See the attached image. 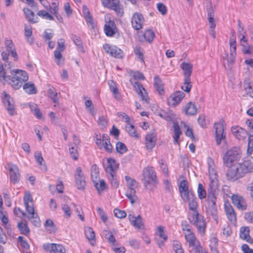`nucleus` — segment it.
I'll return each mask as SVG.
<instances>
[{
  "label": "nucleus",
  "mask_w": 253,
  "mask_h": 253,
  "mask_svg": "<svg viewBox=\"0 0 253 253\" xmlns=\"http://www.w3.org/2000/svg\"><path fill=\"white\" fill-rule=\"evenodd\" d=\"M178 190L182 200L185 203H188L189 210L192 211L188 215L189 222L197 227L199 233L204 234L207 227V223L204 217L198 211V204L196 196L192 190L189 189L188 183L186 180H182L180 182Z\"/></svg>",
  "instance_id": "f257e3e1"
},
{
  "label": "nucleus",
  "mask_w": 253,
  "mask_h": 253,
  "mask_svg": "<svg viewBox=\"0 0 253 253\" xmlns=\"http://www.w3.org/2000/svg\"><path fill=\"white\" fill-rule=\"evenodd\" d=\"M252 172H253V160L247 158L242 163L229 168L226 176L228 180L234 181Z\"/></svg>",
  "instance_id": "f03ea898"
},
{
  "label": "nucleus",
  "mask_w": 253,
  "mask_h": 253,
  "mask_svg": "<svg viewBox=\"0 0 253 253\" xmlns=\"http://www.w3.org/2000/svg\"><path fill=\"white\" fill-rule=\"evenodd\" d=\"M29 79L27 72L20 69H13L10 71V74L6 75L0 82L3 84L6 83L13 88L19 89Z\"/></svg>",
  "instance_id": "7ed1b4c3"
},
{
  "label": "nucleus",
  "mask_w": 253,
  "mask_h": 253,
  "mask_svg": "<svg viewBox=\"0 0 253 253\" xmlns=\"http://www.w3.org/2000/svg\"><path fill=\"white\" fill-rule=\"evenodd\" d=\"M107 177L111 186L115 189H117L119 185V182L116 177V170L119 168V165L116 160L112 158L107 160V166L104 167Z\"/></svg>",
  "instance_id": "20e7f679"
},
{
  "label": "nucleus",
  "mask_w": 253,
  "mask_h": 253,
  "mask_svg": "<svg viewBox=\"0 0 253 253\" xmlns=\"http://www.w3.org/2000/svg\"><path fill=\"white\" fill-rule=\"evenodd\" d=\"M241 158V154L239 150L236 147L228 150L223 157L224 164L229 168L234 166L233 163Z\"/></svg>",
  "instance_id": "39448f33"
},
{
  "label": "nucleus",
  "mask_w": 253,
  "mask_h": 253,
  "mask_svg": "<svg viewBox=\"0 0 253 253\" xmlns=\"http://www.w3.org/2000/svg\"><path fill=\"white\" fill-rule=\"evenodd\" d=\"M143 184L146 188H148L151 184H158L156 173L153 167L145 168L143 170Z\"/></svg>",
  "instance_id": "423d86ee"
},
{
  "label": "nucleus",
  "mask_w": 253,
  "mask_h": 253,
  "mask_svg": "<svg viewBox=\"0 0 253 253\" xmlns=\"http://www.w3.org/2000/svg\"><path fill=\"white\" fill-rule=\"evenodd\" d=\"M186 240L188 243V246L191 250L190 252L193 251L194 253H208L207 251L201 245L198 240L197 239L195 236L192 234L186 236Z\"/></svg>",
  "instance_id": "0eeeda50"
},
{
  "label": "nucleus",
  "mask_w": 253,
  "mask_h": 253,
  "mask_svg": "<svg viewBox=\"0 0 253 253\" xmlns=\"http://www.w3.org/2000/svg\"><path fill=\"white\" fill-rule=\"evenodd\" d=\"M207 11L208 13V19L210 24V29L209 30V33L210 35L213 38H215V32L214 29L215 28L216 25L214 22V10L211 5V2L210 0H207Z\"/></svg>",
  "instance_id": "6e6552de"
},
{
  "label": "nucleus",
  "mask_w": 253,
  "mask_h": 253,
  "mask_svg": "<svg viewBox=\"0 0 253 253\" xmlns=\"http://www.w3.org/2000/svg\"><path fill=\"white\" fill-rule=\"evenodd\" d=\"M223 123L224 121L221 120L214 124L215 138L217 145H219L222 141H225L226 140V134L224 132Z\"/></svg>",
  "instance_id": "1a4fd4ad"
},
{
  "label": "nucleus",
  "mask_w": 253,
  "mask_h": 253,
  "mask_svg": "<svg viewBox=\"0 0 253 253\" xmlns=\"http://www.w3.org/2000/svg\"><path fill=\"white\" fill-rule=\"evenodd\" d=\"M217 197L207 196L206 211L214 220H217Z\"/></svg>",
  "instance_id": "9d476101"
},
{
  "label": "nucleus",
  "mask_w": 253,
  "mask_h": 253,
  "mask_svg": "<svg viewBox=\"0 0 253 253\" xmlns=\"http://www.w3.org/2000/svg\"><path fill=\"white\" fill-rule=\"evenodd\" d=\"M103 47L106 53L115 58L122 59L125 56L123 51L115 45L106 43Z\"/></svg>",
  "instance_id": "9b49d317"
},
{
  "label": "nucleus",
  "mask_w": 253,
  "mask_h": 253,
  "mask_svg": "<svg viewBox=\"0 0 253 253\" xmlns=\"http://www.w3.org/2000/svg\"><path fill=\"white\" fill-rule=\"evenodd\" d=\"M104 6L114 10L120 16L124 13L123 9L120 5L119 0H101Z\"/></svg>",
  "instance_id": "f8f14e48"
},
{
  "label": "nucleus",
  "mask_w": 253,
  "mask_h": 253,
  "mask_svg": "<svg viewBox=\"0 0 253 253\" xmlns=\"http://www.w3.org/2000/svg\"><path fill=\"white\" fill-rule=\"evenodd\" d=\"M43 249L47 252L54 253H65L66 249L60 244L46 243L42 245Z\"/></svg>",
  "instance_id": "ddd939ff"
},
{
  "label": "nucleus",
  "mask_w": 253,
  "mask_h": 253,
  "mask_svg": "<svg viewBox=\"0 0 253 253\" xmlns=\"http://www.w3.org/2000/svg\"><path fill=\"white\" fill-rule=\"evenodd\" d=\"M3 97L2 98L6 110L10 116H13L15 114V106L13 99L5 91L2 93Z\"/></svg>",
  "instance_id": "4468645a"
},
{
  "label": "nucleus",
  "mask_w": 253,
  "mask_h": 253,
  "mask_svg": "<svg viewBox=\"0 0 253 253\" xmlns=\"http://www.w3.org/2000/svg\"><path fill=\"white\" fill-rule=\"evenodd\" d=\"M65 40L63 39H60L57 42V46L56 49L54 51V56L56 60H57L56 64L60 65L63 63V61L61 63V60L62 58L61 52L65 49Z\"/></svg>",
  "instance_id": "2eb2a0df"
},
{
  "label": "nucleus",
  "mask_w": 253,
  "mask_h": 253,
  "mask_svg": "<svg viewBox=\"0 0 253 253\" xmlns=\"http://www.w3.org/2000/svg\"><path fill=\"white\" fill-rule=\"evenodd\" d=\"M10 181L13 184L18 183L20 180V173L18 167L14 165H11L9 168Z\"/></svg>",
  "instance_id": "dca6fc26"
},
{
  "label": "nucleus",
  "mask_w": 253,
  "mask_h": 253,
  "mask_svg": "<svg viewBox=\"0 0 253 253\" xmlns=\"http://www.w3.org/2000/svg\"><path fill=\"white\" fill-rule=\"evenodd\" d=\"M144 19L142 14L138 12L133 14L131 18V24L132 27L136 30L142 28Z\"/></svg>",
  "instance_id": "f3484780"
},
{
  "label": "nucleus",
  "mask_w": 253,
  "mask_h": 253,
  "mask_svg": "<svg viewBox=\"0 0 253 253\" xmlns=\"http://www.w3.org/2000/svg\"><path fill=\"white\" fill-rule=\"evenodd\" d=\"M218 180L210 179L207 188V196L217 197L218 191Z\"/></svg>",
  "instance_id": "a211bd4d"
},
{
  "label": "nucleus",
  "mask_w": 253,
  "mask_h": 253,
  "mask_svg": "<svg viewBox=\"0 0 253 253\" xmlns=\"http://www.w3.org/2000/svg\"><path fill=\"white\" fill-rule=\"evenodd\" d=\"M76 172L75 177L78 188L80 189H84L85 186V181L81 168L78 167L76 169Z\"/></svg>",
  "instance_id": "6ab92c4d"
},
{
  "label": "nucleus",
  "mask_w": 253,
  "mask_h": 253,
  "mask_svg": "<svg viewBox=\"0 0 253 253\" xmlns=\"http://www.w3.org/2000/svg\"><path fill=\"white\" fill-rule=\"evenodd\" d=\"M133 86L136 92L141 97L142 100L148 103L149 98L142 84L138 82H135L133 84Z\"/></svg>",
  "instance_id": "aec40b11"
},
{
  "label": "nucleus",
  "mask_w": 253,
  "mask_h": 253,
  "mask_svg": "<svg viewBox=\"0 0 253 253\" xmlns=\"http://www.w3.org/2000/svg\"><path fill=\"white\" fill-rule=\"evenodd\" d=\"M156 134L154 132L146 134L145 140L146 148L147 150L151 151L155 147L156 143Z\"/></svg>",
  "instance_id": "412c9836"
},
{
  "label": "nucleus",
  "mask_w": 253,
  "mask_h": 253,
  "mask_svg": "<svg viewBox=\"0 0 253 253\" xmlns=\"http://www.w3.org/2000/svg\"><path fill=\"white\" fill-rule=\"evenodd\" d=\"M231 131L235 137L239 140H244L249 135L245 129L239 126L232 127Z\"/></svg>",
  "instance_id": "4be33fe9"
},
{
  "label": "nucleus",
  "mask_w": 253,
  "mask_h": 253,
  "mask_svg": "<svg viewBox=\"0 0 253 253\" xmlns=\"http://www.w3.org/2000/svg\"><path fill=\"white\" fill-rule=\"evenodd\" d=\"M104 30L107 36L112 37L117 32V29L115 22L113 21L109 20L104 25Z\"/></svg>",
  "instance_id": "5701e85b"
},
{
  "label": "nucleus",
  "mask_w": 253,
  "mask_h": 253,
  "mask_svg": "<svg viewBox=\"0 0 253 253\" xmlns=\"http://www.w3.org/2000/svg\"><path fill=\"white\" fill-rule=\"evenodd\" d=\"M232 203L239 209L245 210L247 206L245 204L244 199L238 195H233L231 198Z\"/></svg>",
  "instance_id": "b1692460"
},
{
  "label": "nucleus",
  "mask_w": 253,
  "mask_h": 253,
  "mask_svg": "<svg viewBox=\"0 0 253 253\" xmlns=\"http://www.w3.org/2000/svg\"><path fill=\"white\" fill-rule=\"evenodd\" d=\"M180 67L183 71L184 79H186V81H189L192 72V64L183 62L181 64Z\"/></svg>",
  "instance_id": "393cba45"
},
{
  "label": "nucleus",
  "mask_w": 253,
  "mask_h": 253,
  "mask_svg": "<svg viewBox=\"0 0 253 253\" xmlns=\"http://www.w3.org/2000/svg\"><path fill=\"white\" fill-rule=\"evenodd\" d=\"M185 94L181 91H177L172 93L169 98L171 99V105L175 106L178 105L184 97Z\"/></svg>",
  "instance_id": "a878e982"
},
{
  "label": "nucleus",
  "mask_w": 253,
  "mask_h": 253,
  "mask_svg": "<svg viewBox=\"0 0 253 253\" xmlns=\"http://www.w3.org/2000/svg\"><path fill=\"white\" fill-rule=\"evenodd\" d=\"M225 211L228 220L231 222H236V215L233 207L230 204L224 205Z\"/></svg>",
  "instance_id": "bb28decb"
},
{
  "label": "nucleus",
  "mask_w": 253,
  "mask_h": 253,
  "mask_svg": "<svg viewBox=\"0 0 253 253\" xmlns=\"http://www.w3.org/2000/svg\"><path fill=\"white\" fill-rule=\"evenodd\" d=\"M23 12L28 21L30 23H36L39 21V18L36 16L33 11L28 8H24Z\"/></svg>",
  "instance_id": "cd10ccee"
},
{
  "label": "nucleus",
  "mask_w": 253,
  "mask_h": 253,
  "mask_svg": "<svg viewBox=\"0 0 253 253\" xmlns=\"http://www.w3.org/2000/svg\"><path fill=\"white\" fill-rule=\"evenodd\" d=\"M158 115L168 122L172 121L175 118V114L171 111H161Z\"/></svg>",
  "instance_id": "c85d7f7f"
},
{
  "label": "nucleus",
  "mask_w": 253,
  "mask_h": 253,
  "mask_svg": "<svg viewBox=\"0 0 253 253\" xmlns=\"http://www.w3.org/2000/svg\"><path fill=\"white\" fill-rule=\"evenodd\" d=\"M108 153H111L113 150V146L110 143V138L106 134L102 135V146Z\"/></svg>",
  "instance_id": "c756f323"
},
{
  "label": "nucleus",
  "mask_w": 253,
  "mask_h": 253,
  "mask_svg": "<svg viewBox=\"0 0 253 253\" xmlns=\"http://www.w3.org/2000/svg\"><path fill=\"white\" fill-rule=\"evenodd\" d=\"M154 85L157 91L160 94H163L164 93V86L160 78L156 75L154 78Z\"/></svg>",
  "instance_id": "7c9ffc66"
},
{
  "label": "nucleus",
  "mask_w": 253,
  "mask_h": 253,
  "mask_svg": "<svg viewBox=\"0 0 253 253\" xmlns=\"http://www.w3.org/2000/svg\"><path fill=\"white\" fill-rule=\"evenodd\" d=\"M91 177L93 183L97 184V181H98L99 179V168L97 165L93 164L91 168Z\"/></svg>",
  "instance_id": "2f4dec72"
},
{
  "label": "nucleus",
  "mask_w": 253,
  "mask_h": 253,
  "mask_svg": "<svg viewBox=\"0 0 253 253\" xmlns=\"http://www.w3.org/2000/svg\"><path fill=\"white\" fill-rule=\"evenodd\" d=\"M197 111L196 106L191 102H189L185 106V113L188 115H194L197 114Z\"/></svg>",
  "instance_id": "473e14b6"
},
{
  "label": "nucleus",
  "mask_w": 253,
  "mask_h": 253,
  "mask_svg": "<svg viewBox=\"0 0 253 253\" xmlns=\"http://www.w3.org/2000/svg\"><path fill=\"white\" fill-rule=\"evenodd\" d=\"M71 39L74 43L78 46V48L83 52H85L81 39L74 34L71 35Z\"/></svg>",
  "instance_id": "72a5a7b5"
},
{
  "label": "nucleus",
  "mask_w": 253,
  "mask_h": 253,
  "mask_svg": "<svg viewBox=\"0 0 253 253\" xmlns=\"http://www.w3.org/2000/svg\"><path fill=\"white\" fill-rule=\"evenodd\" d=\"M109 86L110 90L113 93L114 98L119 99L121 96L115 83L113 81H110L109 82Z\"/></svg>",
  "instance_id": "f704fd0d"
},
{
  "label": "nucleus",
  "mask_w": 253,
  "mask_h": 253,
  "mask_svg": "<svg viewBox=\"0 0 253 253\" xmlns=\"http://www.w3.org/2000/svg\"><path fill=\"white\" fill-rule=\"evenodd\" d=\"M209 179H218V176L216 170L214 169V166L212 161L209 163Z\"/></svg>",
  "instance_id": "c9c22d12"
},
{
  "label": "nucleus",
  "mask_w": 253,
  "mask_h": 253,
  "mask_svg": "<svg viewBox=\"0 0 253 253\" xmlns=\"http://www.w3.org/2000/svg\"><path fill=\"white\" fill-rule=\"evenodd\" d=\"M125 179L126 182V185L128 187L127 191H131V190H135V188L137 186V183L136 181L133 179L131 178L129 176H126Z\"/></svg>",
  "instance_id": "e433bc0d"
},
{
  "label": "nucleus",
  "mask_w": 253,
  "mask_h": 253,
  "mask_svg": "<svg viewBox=\"0 0 253 253\" xmlns=\"http://www.w3.org/2000/svg\"><path fill=\"white\" fill-rule=\"evenodd\" d=\"M22 86L23 89L26 93L30 94H35L36 93V89L34 84L25 83Z\"/></svg>",
  "instance_id": "4c0bfd02"
},
{
  "label": "nucleus",
  "mask_w": 253,
  "mask_h": 253,
  "mask_svg": "<svg viewBox=\"0 0 253 253\" xmlns=\"http://www.w3.org/2000/svg\"><path fill=\"white\" fill-rule=\"evenodd\" d=\"M173 128L174 135L173 136V142L174 144L178 143L179 137L182 132L178 124L175 122L173 123Z\"/></svg>",
  "instance_id": "58836bf2"
},
{
  "label": "nucleus",
  "mask_w": 253,
  "mask_h": 253,
  "mask_svg": "<svg viewBox=\"0 0 253 253\" xmlns=\"http://www.w3.org/2000/svg\"><path fill=\"white\" fill-rule=\"evenodd\" d=\"M17 227L21 234L26 236H28L29 234L30 230L27 223L19 222Z\"/></svg>",
  "instance_id": "ea45409f"
},
{
  "label": "nucleus",
  "mask_w": 253,
  "mask_h": 253,
  "mask_svg": "<svg viewBox=\"0 0 253 253\" xmlns=\"http://www.w3.org/2000/svg\"><path fill=\"white\" fill-rule=\"evenodd\" d=\"M126 130L130 136L136 139L139 138V135L133 125L130 124L127 125L126 126Z\"/></svg>",
  "instance_id": "a19ab883"
},
{
  "label": "nucleus",
  "mask_w": 253,
  "mask_h": 253,
  "mask_svg": "<svg viewBox=\"0 0 253 253\" xmlns=\"http://www.w3.org/2000/svg\"><path fill=\"white\" fill-rule=\"evenodd\" d=\"M47 92L48 96L52 100V102L55 103H58V93L56 91V89L54 87L51 86L48 89Z\"/></svg>",
  "instance_id": "79ce46f5"
},
{
  "label": "nucleus",
  "mask_w": 253,
  "mask_h": 253,
  "mask_svg": "<svg viewBox=\"0 0 253 253\" xmlns=\"http://www.w3.org/2000/svg\"><path fill=\"white\" fill-rule=\"evenodd\" d=\"M85 234L87 238V239L90 242L92 241H95V235L94 231L91 227H87L84 230ZM91 244L93 245V244L91 243Z\"/></svg>",
  "instance_id": "37998d69"
},
{
  "label": "nucleus",
  "mask_w": 253,
  "mask_h": 253,
  "mask_svg": "<svg viewBox=\"0 0 253 253\" xmlns=\"http://www.w3.org/2000/svg\"><path fill=\"white\" fill-rule=\"evenodd\" d=\"M44 226L50 233H54L56 230V226L52 220L50 219L46 220L44 223Z\"/></svg>",
  "instance_id": "c03bdc74"
},
{
  "label": "nucleus",
  "mask_w": 253,
  "mask_h": 253,
  "mask_svg": "<svg viewBox=\"0 0 253 253\" xmlns=\"http://www.w3.org/2000/svg\"><path fill=\"white\" fill-rule=\"evenodd\" d=\"M145 40L149 43L152 42L155 35L154 32L151 30H147L143 34Z\"/></svg>",
  "instance_id": "a18cd8bd"
},
{
  "label": "nucleus",
  "mask_w": 253,
  "mask_h": 253,
  "mask_svg": "<svg viewBox=\"0 0 253 253\" xmlns=\"http://www.w3.org/2000/svg\"><path fill=\"white\" fill-rule=\"evenodd\" d=\"M116 150L117 152L120 154H123L127 151V148L126 145L121 142H118L116 143Z\"/></svg>",
  "instance_id": "49530a36"
},
{
  "label": "nucleus",
  "mask_w": 253,
  "mask_h": 253,
  "mask_svg": "<svg viewBox=\"0 0 253 253\" xmlns=\"http://www.w3.org/2000/svg\"><path fill=\"white\" fill-rule=\"evenodd\" d=\"M250 229L248 227H242L240 229V236L243 240L248 241V239L250 237Z\"/></svg>",
  "instance_id": "de8ad7c7"
},
{
  "label": "nucleus",
  "mask_w": 253,
  "mask_h": 253,
  "mask_svg": "<svg viewBox=\"0 0 253 253\" xmlns=\"http://www.w3.org/2000/svg\"><path fill=\"white\" fill-rule=\"evenodd\" d=\"M133 52L137 58L139 59L142 62L144 63V56L141 48L139 46H136L134 48Z\"/></svg>",
  "instance_id": "09e8293b"
},
{
  "label": "nucleus",
  "mask_w": 253,
  "mask_h": 253,
  "mask_svg": "<svg viewBox=\"0 0 253 253\" xmlns=\"http://www.w3.org/2000/svg\"><path fill=\"white\" fill-rule=\"evenodd\" d=\"M126 196L129 200L130 203L133 204L135 203V200L137 199L136 196L135 190H131V191H127L126 194Z\"/></svg>",
  "instance_id": "8fccbe9b"
},
{
  "label": "nucleus",
  "mask_w": 253,
  "mask_h": 253,
  "mask_svg": "<svg viewBox=\"0 0 253 253\" xmlns=\"http://www.w3.org/2000/svg\"><path fill=\"white\" fill-rule=\"evenodd\" d=\"M198 122L200 126L203 128L207 127L209 124V121L206 119V116L203 114L199 115Z\"/></svg>",
  "instance_id": "3c124183"
},
{
  "label": "nucleus",
  "mask_w": 253,
  "mask_h": 253,
  "mask_svg": "<svg viewBox=\"0 0 253 253\" xmlns=\"http://www.w3.org/2000/svg\"><path fill=\"white\" fill-rule=\"evenodd\" d=\"M181 226L182 227V230L183 231H187V233H185V238L187 235L192 234L195 236L194 233L191 230L190 226L186 221H182L181 222Z\"/></svg>",
  "instance_id": "603ef678"
},
{
  "label": "nucleus",
  "mask_w": 253,
  "mask_h": 253,
  "mask_svg": "<svg viewBox=\"0 0 253 253\" xmlns=\"http://www.w3.org/2000/svg\"><path fill=\"white\" fill-rule=\"evenodd\" d=\"M198 195L200 199L202 200L206 197L207 192L204 186L201 183L199 184L198 188Z\"/></svg>",
  "instance_id": "864d4df0"
},
{
  "label": "nucleus",
  "mask_w": 253,
  "mask_h": 253,
  "mask_svg": "<svg viewBox=\"0 0 253 253\" xmlns=\"http://www.w3.org/2000/svg\"><path fill=\"white\" fill-rule=\"evenodd\" d=\"M98 181H99V184L98 182V181H97V185H95V183H93L98 192L100 193V191H102L106 189L107 187L105 181L103 179H99Z\"/></svg>",
  "instance_id": "5fc2aeb1"
},
{
  "label": "nucleus",
  "mask_w": 253,
  "mask_h": 253,
  "mask_svg": "<svg viewBox=\"0 0 253 253\" xmlns=\"http://www.w3.org/2000/svg\"><path fill=\"white\" fill-rule=\"evenodd\" d=\"M37 15L43 18L48 19L49 20H53L54 17L49 13L44 10H41L38 12Z\"/></svg>",
  "instance_id": "6e6d98bb"
},
{
  "label": "nucleus",
  "mask_w": 253,
  "mask_h": 253,
  "mask_svg": "<svg viewBox=\"0 0 253 253\" xmlns=\"http://www.w3.org/2000/svg\"><path fill=\"white\" fill-rule=\"evenodd\" d=\"M105 238L110 243L112 244L113 245H115L116 240L113 233L107 230L105 231Z\"/></svg>",
  "instance_id": "4d7b16f0"
},
{
  "label": "nucleus",
  "mask_w": 253,
  "mask_h": 253,
  "mask_svg": "<svg viewBox=\"0 0 253 253\" xmlns=\"http://www.w3.org/2000/svg\"><path fill=\"white\" fill-rule=\"evenodd\" d=\"M230 53L231 55H236V42L234 38L230 39Z\"/></svg>",
  "instance_id": "13d9d810"
},
{
  "label": "nucleus",
  "mask_w": 253,
  "mask_h": 253,
  "mask_svg": "<svg viewBox=\"0 0 253 253\" xmlns=\"http://www.w3.org/2000/svg\"><path fill=\"white\" fill-rule=\"evenodd\" d=\"M26 210L27 213L29 214V216H32V217L34 216V215H36V212L35 211V209L34 208V204H27V205H25Z\"/></svg>",
  "instance_id": "bf43d9fd"
},
{
  "label": "nucleus",
  "mask_w": 253,
  "mask_h": 253,
  "mask_svg": "<svg viewBox=\"0 0 253 253\" xmlns=\"http://www.w3.org/2000/svg\"><path fill=\"white\" fill-rule=\"evenodd\" d=\"M247 154L249 155L253 154V134H251L248 138V147L247 149Z\"/></svg>",
  "instance_id": "052dcab7"
},
{
  "label": "nucleus",
  "mask_w": 253,
  "mask_h": 253,
  "mask_svg": "<svg viewBox=\"0 0 253 253\" xmlns=\"http://www.w3.org/2000/svg\"><path fill=\"white\" fill-rule=\"evenodd\" d=\"M0 219L2 222L3 226H5V228H7V224L8 222V217L3 213V208L0 209Z\"/></svg>",
  "instance_id": "680f3d73"
},
{
  "label": "nucleus",
  "mask_w": 253,
  "mask_h": 253,
  "mask_svg": "<svg viewBox=\"0 0 253 253\" xmlns=\"http://www.w3.org/2000/svg\"><path fill=\"white\" fill-rule=\"evenodd\" d=\"M218 240L215 236L211 237L210 240L209 247L210 249L217 248Z\"/></svg>",
  "instance_id": "e2e57ef3"
},
{
  "label": "nucleus",
  "mask_w": 253,
  "mask_h": 253,
  "mask_svg": "<svg viewBox=\"0 0 253 253\" xmlns=\"http://www.w3.org/2000/svg\"><path fill=\"white\" fill-rule=\"evenodd\" d=\"M69 152L71 157L74 160H77L78 159V154L77 152V146H72L69 148Z\"/></svg>",
  "instance_id": "0e129e2a"
},
{
  "label": "nucleus",
  "mask_w": 253,
  "mask_h": 253,
  "mask_svg": "<svg viewBox=\"0 0 253 253\" xmlns=\"http://www.w3.org/2000/svg\"><path fill=\"white\" fill-rule=\"evenodd\" d=\"M244 87L247 94L253 98V86L251 84H244Z\"/></svg>",
  "instance_id": "69168bd1"
},
{
  "label": "nucleus",
  "mask_w": 253,
  "mask_h": 253,
  "mask_svg": "<svg viewBox=\"0 0 253 253\" xmlns=\"http://www.w3.org/2000/svg\"><path fill=\"white\" fill-rule=\"evenodd\" d=\"M184 85L181 86V88L185 92H189L192 87L191 79H189V81H186V79H184Z\"/></svg>",
  "instance_id": "338daca9"
},
{
  "label": "nucleus",
  "mask_w": 253,
  "mask_h": 253,
  "mask_svg": "<svg viewBox=\"0 0 253 253\" xmlns=\"http://www.w3.org/2000/svg\"><path fill=\"white\" fill-rule=\"evenodd\" d=\"M115 216L119 218H123L126 216V212L123 210H120L118 209H115L114 210Z\"/></svg>",
  "instance_id": "774afa93"
}]
</instances>
